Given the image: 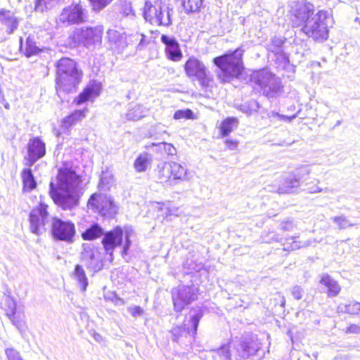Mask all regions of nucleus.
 I'll list each match as a JSON object with an SVG mask.
<instances>
[{
    "mask_svg": "<svg viewBox=\"0 0 360 360\" xmlns=\"http://www.w3.org/2000/svg\"><path fill=\"white\" fill-rule=\"evenodd\" d=\"M313 4L299 2L290 10V21L293 27H301V30L315 41H325L328 37V21L332 13L328 10H319L314 13Z\"/></svg>",
    "mask_w": 360,
    "mask_h": 360,
    "instance_id": "obj_1",
    "label": "nucleus"
},
{
    "mask_svg": "<svg viewBox=\"0 0 360 360\" xmlns=\"http://www.w3.org/2000/svg\"><path fill=\"white\" fill-rule=\"evenodd\" d=\"M80 179L76 172L67 167L58 169L56 182L51 181L49 194L54 203L64 210L79 205L78 186Z\"/></svg>",
    "mask_w": 360,
    "mask_h": 360,
    "instance_id": "obj_2",
    "label": "nucleus"
},
{
    "mask_svg": "<svg viewBox=\"0 0 360 360\" xmlns=\"http://www.w3.org/2000/svg\"><path fill=\"white\" fill-rule=\"evenodd\" d=\"M82 77V72L79 70L75 61L69 58H63L58 61L56 89L62 101H68L66 94L75 91Z\"/></svg>",
    "mask_w": 360,
    "mask_h": 360,
    "instance_id": "obj_3",
    "label": "nucleus"
},
{
    "mask_svg": "<svg viewBox=\"0 0 360 360\" xmlns=\"http://www.w3.org/2000/svg\"><path fill=\"white\" fill-rule=\"evenodd\" d=\"M244 52L245 49L241 46L233 51H229L213 59L214 64L218 68L217 79L221 83L230 82L240 76L244 70Z\"/></svg>",
    "mask_w": 360,
    "mask_h": 360,
    "instance_id": "obj_4",
    "label": "nucleus"
},
{
    "mask_svg": "<svg viewBox=\"0 0 360 360\" xmlns=\"http://www.w3.org/2000/svg\"><path fill=\"white\" fill-rule=\"evenodd\" d=\"M232 347L236 349L238 359H247L259 349V344L256 342H231L212 352L214 360H231L230 349Z\"/></svg>",
    "mask_w": 360,
    "mask_h": 360,
    "instance_id": "obj_5",
    "label": "nucleus"
},
{
    "mask_svg": "<svg viewBox=\"0 0 360 360\" xmlns=\"http://www.w3.org/2000/svg\"><path fill=\"white\" fill-rule=\"evenodd\" d=\"M172 9L162 5L161 1H155L153 4L146 1L143 8V17L151 25L169 26L172 24L171 13Z\"/></svg>",
    "mask_w": 360,
    "mask_h": 360,
    "instance_id": "obj_6",
    "label": "nucleus"
},
{
    "mask_svg": "<svg viewBox=\"0 0 360 360\" xmlns=\"http://www.w3.org/2000/svg\"><path fill=\"white\" fill-rule=\"evenodd\" d=\"M50 228L54 240L65 242L68 244L75 241L76 229L75 224L71 221H64L54 217L51 218Z\"/></svg>",
    "mask_w": 360,
    "mask_h": 360,
    "instance_id": "obj_7",
    "label": "nucleus"
},
{
    "mask_svg": "<svg viewBox=\"0 0 360 360\" xmlns=\"http://www.w3.org/2000/svg\"><path fill=\"white\" fill-rule=\"evenodd\" d=\"M186 74L189 77H195L202 87L212 85L213 79L205 64L194 56L190 57L184 65Z\"/></svg>",
    "mask_w": 360,
    "mask_h": 360,
    "instance_id": "obj_8",
    "label": "nucleus"
},
{
    "mask_svg": "<svg viewBox=\"0 0 360 360\" xmlns=\"http://www.w3.org/2000/svg\"><path fill=\"white\" fill-rule=\"evenodd\" d=\"M87 206L89 209L100 215L112 218L117 213V207L110 196L101 193H94L89 199Z\"/></svg>",
    "mask_w": 360,
    "mask_h": 360,
    "instance_id": "obj_9",
    "label": "nucleus"
},
{
    "mask_svg": "<svg viewBox=\"0 0 360 360\" xmlns=\"http://www.w3.org/2000/svg\"><path fill=\"white\" fill-rule=\"evenodd\" d=\"M48 206L40 204L33 209L29 217L30 229L32 233L36 235H41L50 227L51 218L47 212Z\"/></svg>",
    "mask_w": 360,
    "mask_h": 360,
    "instance_id": "obj_10",
    "label": "nucleus"
},
{
    "mask_svg": "<svg viewBox=\"0 0 360 360\" xmlns=\"http://www.w3.org/2000/svg\"><path fill=\"white\" fill-rule=\"evenodd\" d=\"M251 79L261 88L266 96H271L281 89L279 78L267 69H262L254 72L251 76Z\"/></svg>",
    "mask_w": 360,
    "mask_h": 360,
    "instance_id": "obj_11",
    "label": "nucleus"
},
{
    "mask_svg": "<svg viewBox=\"0 0 360 360\" xmlns=\"http://www.w3.org/2000/svg\"><path fill=\"white\" fill-rule=\"evenodd\" d=\"M198 289L194 285H182L173 292L172 299L174 309L176 311H181L185 306L189 304L197 298Z\"/></svg>",
    "mask_w": 360,
    "mask_h": 360,
    "instance_id": "obj_12",
    "label": "nucleus"
},
{
    "mask_svg": "<svg viewBox=\"0 0 360 360\" xmlns=\"http://www.w3.org/2000/svg\"><path fill=\"white\" fill-rule=\"evenodd\" d=\"M202 313L200 309L191 310L188 317L184 321L183 326H176L173 328L171 333L173 335V340L177 341L179 338L184 333H192L193 335L196 334L198 326Z\"/></svg>",
    "mask_w": 360,
    "mask_h": 360,
    "instance_id": "obj_13",
    "label": "nucleus"
},
{
    "mask_svg": "<svg viewBox=\"0 0 360 360\" xmlns=\"http://www.w3.org/2000/svg\"><path fill=\"white\" fill-rule=\"evenodd\" d=\"M88 18L87 11L79 4H72L65 8L59 16V20L67 25L84 22Z\"/></svg>",
    "mask_w": 360,
    "mask_h": 360,
    "instance_id": "obj_14",
    "label": "nucleus"
},
{
    "mask_svg": "<svg viewBox=\"0 0 360 360\" xmlns=\"http://www.w3.org/2000/svg\"><path fill=\"white\" fill-rule=\"evenodd\" d=\"M103 32V26L82 27L75 32L74 37L77 39L79 42L89 47L92 44L101 42Z\"/></svg>",
    "mask_w": 360,
    "mask_h": 360,
    "instance_id": "obj_15",
    "label": "nucleus"
},
{
    "mask_svg": "<svg viewBox=\"0 0 360 360\" xmlns=\"http://www.w3.org/2000/svg\"><path fill=\"white\" fill-rule=\"evenodd\" d=\"M81 260L87 269L94 271H99L102 266V261L94 245L91 243H84L81 252Z\"/></svg>",
    "mask_w": 360,
    "mask_h": 360,
    "instance_id": "obj_16",
    "label": "nucleus"
},
{
    "mask_svg": "<svg viewBox=\"0 0 360 360\" xmlns=\"http://www.w3.org/2000/svg\"><path fill=\"white\" fill-rule=\"evenodd\" d=\"M46 154L45 143L39 138L30 139L27 145V157L25 165L30 167Z\"/></svg>",
    "mask_w": 360,
    "mask_h": 360,
    "instance_id": "obj_17",
    "label": "nucleus"
},
{
    "mask_svg": "<svg viewBox=\"0 0 360 360\" xmlns=\"http://www.w3.org/2000/svg\"><path fill=\"white\" fill-rule=\"evenodd\" d=\"M104 237L102 240L103 245L107 254L112 255L115 248L121 245L123 238L122 229L117 226L113 230L103 234Z\"/></svg>",
    "mask_w": 360,
    "mask_h": 360,
    "instance_id": "obj_18",
    "label": "nucleus"
},
{
    "mask_svg": "<svg viewBox=\"0 0 360 360\" xmlns=\"http://www.w3.org/2000/svg\"><path fill=\"white\" fill-rule=\"evenodd\" d=\"M160 39L165 46L167 58L174 62L180 61L183 57V53L177 40L174 37L166 34H162Z\"/></svg>",
    "mask_w": 360,
    "mask_h": 360,
    "instance_id": "obj_19",
    "label": "nucleus"
},
{
    "mask_svg": "<svg viewBox=\"0 0 360 360\" xmlns=\"http://www.w3.org/2000/svg\"><path fill=\"white\" fill-rule=\"evenodd\" d=\"M107 38L112 49L118 53H121L128 46L127 34L115 29H109L107 32Z\"/></svg>",
    "mask_w": 360,
    "mask_h": 360,
    "instance_id": "obj_20",
    "label": "nucleus"
},
{
    "mask_svg": "<svg viewBox=\"0 0 360 360\" xmlns=\"http://www.w3.org/2000/svg\"><path fill=\"white\" fill-rule=\"evenodd\" d=\"M300 177L295 174H290L282 178L278 185L277 192L278 193L285 194L292 193L295 188L300 186Z\"/></svg>",
    "mask_w": 360,
    "mask_h": 360,
    "instance_id": "obj_21",
    "label": "nucleus"
},
{
    "mask_svg": "<svg viewBox=\"0 0 360 360\" xmlns=\"http://www.w3.org/2000/svg\"><path fill=\"white\" fill-rule=\"evenodd\" d=\"M156 178L160 183H166L173 186L172 180L171 162H160L155 169Z\"/></svg>",
    "mask_w": 360,
    "mask_h": 360,
    "instance_id": "obj_22",
    "label": "nucleus"
},
{
    "mask_svg": "<svg viewBox=\"0 0 360 360\" xmlns=\"http://www.w3.org/2000/svg\"><path fill=\"white\" fill-rule=\"evenodd\" d=\"M19 19L13 13L5 9L0 10V22L8 29V33H13L18 27Z\"/></svg>",
    "mask_w": 360,
    "mask_h": 360,
    "instance_id": "obj_23",
    "label": "nucleus"
},
{
    "mask_svg": "<svg viewBox=\"0 0 360 360\" xmlns=\"http://www.w3.org/2000/svg\"><path fill=\"white\" fill-rule=\"evenodd\" d=\"M285 41V38L279 36H275L271 39L270 41L266 44V49L275 55L280 56L285 59V56L283 50V45Z\"/></svg>",
    "mask_w": 360,
    "mask_h": 360,
    "instance_id": "obj_24",
    "label": "nucleus"
},
{
    "mask_svg": "<svg viewBox=\"0 0 360 360\" xmlns=\"http://www.w3.org/2000/svg\"><path fill=\"white\" fill-rule=\"evenodd\" d=\"M171 168L172 176L173 177L172 180L174 184L176 180L186 181L191 178V175L190 176L187 169L177 162H171Z\"/></svg>",
    "mask_w": 360,
    "mask_h": 360,
    "instance_id": "obj_25",
    "label": "nucleus"
},
{
    "mask_svg": "<svg viewBox=\"0 0 360 360\" xmlns=\"http://www.w3.org/2000/svg\"><path fill=\"white\" fill-rule=\"evenodd\" d=\"M320 283L327 288L328 297H335L340 292L341 287L338 282L328 274L321 276Z\"/></svg>",
    "mask_w": 360,
    "mask_h": 360,
    "instance_id": "obj_26",
    "label": "nucleus"
},
{
    "mask_svg": "<svg viewBox=\"0 0 360 360\" xmlns=\"http://www.w3.org/2000/svg\"><path fill=\"white\" fill-rule=\"evenodd\" d=\"M104 234V230L97 223L92 224L84 232L82 233L81 236L84 240H94Z\"/></svg>",
    "mask_w": 360,
    "mask_h": 360,
    "instance_id": "obj_27",
    "label": "nucleus"
},
{
    "mask_svg": "<svg viewBox=\"0 0 360 360\" xmlns=\"http://www.w3.org/2000/svg\"><path fill=\"white\" fill-rule=\"evenodd\" d=\"M297 238V236L286 238L284 243H282L283 245V250L285 251H292L309 246L311 244V241L309 240L298 241L296 240Z\"/></svg>",
    "mask_w": 360,
    "mask_h": 360,
    "instance_id": "obj_28",
    "label": "nucleus"
},
{
    "mask_svg": "<svg viewBox=\"0 0 360 360\" xmlns=\"http://www.w3.org/2000/svg\"><path fill=\"white\" fill-rule=\"evenodd\" d=\"M148 112V109L147 108L136 104L129 108L126 117L128 120L137 121L145 117Z\"/></svg>",
    "mask_w": 360,
    "mask_h": 360,
    "instance_id": "obj_29",
    "label": "nucleus"
},
{
    "mask_svg": "<svg viewBox=\"0 0 360 360\" xmlns=\"http://www.w3.org/2000/svg\"><path fill=\"white\" fill-rule=\"evenodd\" d=\"M86 111H87L86 109L75 110L72 113L63 119L62 127L65 129H68L77 122L81 121L85 117Z\"/></svg>",
    "mask_w": 360,
    "mask_h": 360,
    "instance_id": "obj_30",
    "label": "nucleus"
},
{
    "mask_svg": "<svg viewBox=\"0 0 360 360\" xmlns=\"http://www.w3.org/2000/svg\"><path fill=\"white\" fill-rule=\"evenodd\" d=\"M21 176L23 182L24 190L30 191L35 188L37 183L32 172L30 168L24 169L22 171Z\"/></svg>",
    "mask_w": 360,
    "mask_h": 360,
    "instance_id": "obj_31",
    "label": "nucleus"
},
{
    "mask_svg": "<svg viewBox=\"0 0 360 360\" xmlns=\"http://www.w3.org/2000/svg\"><path fill=\"white\" fill-rule=\"evenodd\" d=\"M74 276L82 291H85L88 286V279L83 267L77 264L75 267Z\"/></svg>",
    "mask_w": 360,
    "mask_h": 360,
    "instance_id": "obj_32",
    "label": "nucleus"
},
{
    "mask_svg": "<svg viewBox=\"0 0 360 360\" xmlns=\"http://www.w3.org/2000/svg\"><path fill=\"white\" fill-rule=\"evenodd\" d=\"M338 311L342 313L360 316V302L352 301L348 304L341 303L338 307Z\"/></svg>",
    "mask_w": 360,
    "mask_h": 360,
    "instance_id": "obj_33",
    "label": "nucleus"
},
{
    "mask_svg": "<svg viewBox=\"0 0 360 360\" xmlns=\"http://www.w3.org/2000/svg\"><path fill=\"white\" fill-rule=\"evenodd\" d=\"M238 121L235 117H228L220 125V132L222 136H228L234 128L238 127Z\"/></svg>",
    "mask_w": 360,
    "mask_h": 360,
    "instance_id": "obj_34",
    "label": "nucleus"
},
{
    "mask_svg": "<svg viewBox=\"0 0 360 360\" xmlns=\"http://www.w3.org/2000/svg\"><path fill=\"white\" fill-rule=\"evenodd\" d=\"M150 164V155L144 153L140 154L134 163V169L137 172H145Z\"/></svg>",
    "mask_w": 360,
    "mask_h": 360,
    "instance_id": "obj_35",
    "label": "nucleus"
},
{
    "mask_svg": "<svg viewBox=\"0 0 360 360\" xmlns=\"http://www.w3.org/2000/svg\"><path fill=\"white\" fill-rule=\"evenodd\" d=\"M42 51V49L36 45L34 39L29 36L25 42V55L27 58H30L32 56H36L40 52Z\"/></svg>",
    "mask_w": 360,
    "mask_h": 360,
    "instance_id": "obj_36",
    "label": "nucleus"
},
{
    "mask_svg": "<svg viewBox=\"0 0 360 360\" xmlns=\"http://www.w3.org/2000/svg\"><path fill=\"white\" fill-rule=\"evenodd\" d=\"M127 40L128 41V42H129L128 43V46L134 44L139 41L136 48L138 50L143 49L147 44L145 40V35L143 34H140L139 32L127 35Z\"/></svg>",
    "mask_w": 360,
    "mask_h": 360,
    "instance_id": "obj_37",
    "label": "nucleus"
},
{
    "mask_svg": "<svg viewBox=\"0 0 360 360\" xmlns=\"http://www.w3.org/2000/svg\"><path fill=\"white\" fill-rule=\"evenodd\" d=\"M4 302L1 308L4 309L6 314L9 316H13L16 311V302L13 297H3Z\"/></svg>",
    "mask_w": 360,
    "mask_h": 360,
    "instance_id": "obj_38",
    "label": "nucleus"
},
{
    "mask_svg": "<svg viewBox=\"0 0 360 360\" xmlns=\"http://www.w3.org/2000/svg\"><path fill=\"white\" fill-rule=\"evenodd\" d=\"M202 4V0H183V6L186 13L198 12Z\"/></svg>",
    "mask_w": 360,
    "mask_h": 360,
    "instance_id": "obj_39",
    "label": "nucleus"
},
{
    "mask_svg": "<svg viewBox=\"0 0 360 360\" xmlns=\"http://www.w3.org/2000/svg\"><path fill=\"white\" fill-rule=\"evenodd\" d=\"M330 219L340 229H345L353 226V224L344 215L333 217Z\"/></svg>",
    "mask_w": 360,
    "mask_h": 360,
    "instance_id": "obj_40",
    "label": "nucleus"
},
{
    "mask_svg": "<svg viewBox=\"0 0 360 360\" xmlns=\"http://www.w3.org/2000/svg\"><path fill=\"white\" fill-rule=\"evenodd\" d=\"M94 94L95 91L93 89L88 87L85 89L77 98H75L74 101L77 105L82 104L88 101Z\"/></svg>",
    "mask_w": 360,
    "mask_h": 360,
    "instance_id": "obj_41",
    "label": "nucleus"
},
{
    "mask_svg": "<svg viewBox=\"0 0 360 360\" xmlns=\"http://www.w3.org/2000/svg\"><path fill=\"white\" fill-rule=\"evenodd\" d=\"M112 0H89L92 9L98 12L106 7Z\"/></svg>",
    "mask_w": 360,
    "mask_h": 360,
    "instance_id": "obj_42",
    "label": "nucleus"
},
{
    "mask_svg": "<svg viewBox=\"0 0 360 360\" xmlns=\"http://www.w3.org/2000/svg\"><path fill=\"white\" fill-rule=\"evenodd\" d=\"M193 112L190 109L186 110H179L175 112L174 115V119H191L193 117Z\"/></svg>",
    "mask_w": 360,
    "mask_h": 360,
    "instance_id": "obj_43",
    "label": "nucleus"
},
{
    "mask_svg": "<svg viewBox=\"0 0 360 360\" xmlns=\"http://www.w3.org/2000/svg\"><path fill=\"white\" fill-rule=\"evenodd\" d=\"M155 146V144H153ZM160 150L163 149L167 155H173L176 153V148L170 143L166 142L159 143L155 144Z\"/></svg>",
    "mask_w": 360,
    "mask_h": 360,
    "instance_id": "obj_44",
    "label": "nucleus"
},
{
    "mask_svg": "<svg viewBox=\"0 0 360 360\" xmlns=\"http://www.w3.org/2000/svg\"><path fill=\"white\" fill-rule=\"evenodd\" d=\"M5 353L8 360H23L19 352L13 348L6 349Z\"/></svg>",
    "mask_w": 360,
    "mask_h": 360,
    "instance_id": "obj_45",
    "label": "nucleus"
},
{
    "mask_svg": "<svg viewBox=\"0 0 360 360\" xmlns=\"http://www.w3.org/2000/svg\"><path fill=\"white\" fill-rule=\"evenodd\" d=\"M290 293L294 299L300 300L304 295V290L300 285H295L290 289Z\"/></svg>",
    "mask_w": 360,
    "mask_h": 360,
    "instance_id": "obj_46",
    "label": "nucleus"
},
{
    "mask_svg": "<svg viewBox=\"0 0 360 360\" xmlns=\"http://www.w3.org/2000/svg\"><path fill=\"white\" fill-rule=\"evenodd\" d=\"M263 240L265 243H271V242H282V238L279 236V235L275 232H270L267 235L263 236Z\"/></svg>",
    "mask_w": 360,
    "mask_h": 360,
    "instance_id": "obj_47",
    "label": "nucleus"
},
{
    "mask_svg": "<svg viewBox=\"0 0 360 360\" xmlns=\"http://www.w3.org/2000/svg\"><path fill=\"white\" fill-rule=\"evenodd\" d=\"M128 312L134 317L141 316L144 314V310L139 306H131L127 308Z\"/></svg>",
    "mask_w": 360,
    "mask_h": 360,
    "instance_id": "obj_48",
    "label": "nucleus"
},
{
    "mask_svg": "<svg viewBox=\"0 0 360 360\" xmlns=\"http://www.w3.org/2000/svg\"><path fill=\"white\" fill-rule=\"evenodd\" d=\"M120 13L125 17H127L131 14L134 15L133 10L131 8V4L129 1H124L123 4L122 5Z\"/></svg>",
    "mask_w": 360,
    "mask_h": 360,
    "instance_id": "obj_49",
    "label": "nucleus"
},
{
    "mask_svg": "<svg viewBox=\"0 0 360 360\" xmlns=\"http://www.w3.org/2000/svg\"><path fill=\"white\" fill-rule=\"evenodd\" d=\"M250 109H248L245 106H243V108H240V110L247 113V114H250L251 113V110H254V111H257V110L259 109V105L257 101H252L250 102Z\"/></svg>",
    "mask_w": 360,
    "mask_h": 360,
    "instance_id": "obj_50",
    "label": "nucleus"
},
{
    "mask_svg": "<svg viewBox=\"0 0 360 360\" xmlns=\"http://www.w3.org/2000/svg\"><path fill=\"white\" fill-rule=\"evenodd\" d=\"M311 172V170L307 166L301 167L297 172V174H295L297 176L300 177V181L304 175H308Z\"/></svg>",
    "mask_w": 360,
    "mask_h": 360,
    "instance_id": "obj_51",
    "label": "nucleus"
},
{
    "mask_svg": "<svg viewBox=\"0 0 360 360\" xmlns=\"http://www.w3.org/2000/svg\"><path fill=\"white\" fill-rule=\"evenodd\" d=\"M280 229L283 231H291L294 229L292 221H283L280 224Z\"/></svg>",
    "mask_w": 360,
    "mask_h": 360,
    "instance_id": "obj_52",
    "label": "nucleus"
},
{
    "mask_svg": "<svg viewBox=\"0 0 360 360\" xmlns=\"http://www.w3.org/2000/svg\"><path fill=\"white\" fill-rule=\"evenodd\" d=\"M129 233L126 231L125 233V243L122 250V255H126L127 254V251L131 245V241L129 240Z\"/></svg>",
    "mask_w": 360,
    "mask_h": 360,
    "instance_id": "obj_53",
    "label": "nucleus"
},
{
    "mask_svg": "<svg viewBox=\"0 0 360 360\" xmlns=\"http://www.w3.org/2000/svg\"><path fill=\"white\" fill-rule=\"evenodd\" d=\"M225 144L229 150H235L238 147V142L236 140L226 139L225 141Z\"/></svg>",
    "mask_w": 360,
    "mask_h": 360,
    "instance_id": "obj_54",
    "label": "nucleus"
},
{
    "mask_svg": "<svg viewBox=\"0 0 360 360\" xmlns=\"http://www.w3.org/2000/svg\"><path fill=\"white\" fill-rule=\"evenodd\" d=\"M347 333L359 334L360 333V327L357 325L352 324L347 328Z\"/></svg>",
    "mask_w": 360,
    "mask_h": 360,
    "instance_id": "obj_55",
    "label": "nucleus"
},
{
    "mask_svg": "<svg viewBox=\"0 0 360 360\" xmlns=\"http://www.w3.org/2000/svg\"><path fill=\"white\" fill-rule=\"evenodd\" d=\"M295 117H297V114H295L292 116H286L283 115H281L280 120H283L285 122H290L292 120H294Z\"/></svg>",
    "mask_w": 360,
    "mask_h": 360,
    "instance_id": "obj_56",
    "label": "nucleus"
},
{
    "mask_svg": "<svg viewBox=\"0 0 360 360\" xmlns=\"http://www.w3.org/2000/svg\"><path fill=\"white\" fill-rule=\"evenodd\" d=\"M307 190L311 193H320V192L323 191V189L319 186H316L315 188H309H309H307Z\"/></svg>",
    "mask_w": 360,
    "mask_h": 360,
    "instance_id": "obj_57",
    "label": "nucleus"
},
{
    "mask_svg": "<svg viewBox=\"0 0 360 360\" xmlns=\"http://www.w3.org/2000/svg\"><path fill=\"white\" fill-rule=\"evenodd\" d=\"M93 337L94 340L98 342H101L103 340V337L98 333L94 332Z\"/></svg>",
    "mask_w": 360,
    "mask_h": 360,
    "instance_id": "obj_58",
    "label": "nucleus"
},
{
    "mask_svg": "<svg viewBox=\"0 0 360 360\" xmlns=\"http://www.w3.org/2000/svg\"><path fill=\"white\" fill-rule=\"evenodd\" d=\"M177 209L176 208H168V212L167 213V215H176L178 216V214L176 213Z\"/></svg>",
    "mask_w": 360,
    "mask_h": 360,
    "instance_id": "obj_59",
    "label": "nucleus"
},
{
    "mask_svg": "<svg viewBox=\"0 0 360 360\" xmlns=\"http://www.w3.org/2000/svg\"><path fill=\"white\" fill-rule=\"evenodd\" d=\"M52 0H42L41 1V5L43 6V11L44 8H47Z\"/></svg>",
    "mask_w": 360,
    "mask_h": 360,
    "instance_id": "obj_60",
    "label": "nucleus"
},
{
    "mask_svg": "<svg viewBox=\"0 0 360 360\" xmlns=\"http://www.w3.org/2000/svg\"><path fill=\"white\" fill-rule=\"evenodd\" d=\"M13 297L11 295V290L10 288H6V289L5 290V291L4 292V296L3 297Z\"/></svg>",
    "mask_w": 360,
    "mask_h": 360,
    "instance_id": "obj_61",
    "label": "nucleus"
},
{
    "mask_svg": "<svg viewBox=\"0 0 360 360\" xmlns=\"http://www.w3.org/2000/svg\"><path fill=\"white\" fill-rule=\"evenodd\" d=\"M280 116H281V115L278 112H276L274 111H272L269 115V117H271V118H273V117L280 118Z\"/></svg>",
    "mask_w": 360,
    "mask_h": 360,
    "instance_id": "obj_62",
    "label": "nucleus"
},
{
    "mask_svg": "<svg viewBox=\"0 0 360 360\" xmlns=\"http://www.w3.org/2000/svg\"><path fill=\"white\" fill-rule=\"evenodd\" d=\"M325 193H328L330 191H331V190L328 188H326L324 190H323Z\"/></svg>",
    "mask_w": 360,
    "mask_h": 360,
    "instance_id": "obj_63",
    "label": "nucleus"
},
{
    "mask_svg": "<svg viewBox=\"0 0 360 360\" xmlns=\"http://www.w3.org/2000/svg\"><path fill=\"white\" fill-rule=\"evenodd\" d=\"M355 21H356V22H359V23L360 24V20H359V18H355Z\"/></svg>",
    "mask_w": 360,
    "mask_h": 360,
    "instance_id": "obj_64",
    "label": "nucleus"
}]
</instances>
